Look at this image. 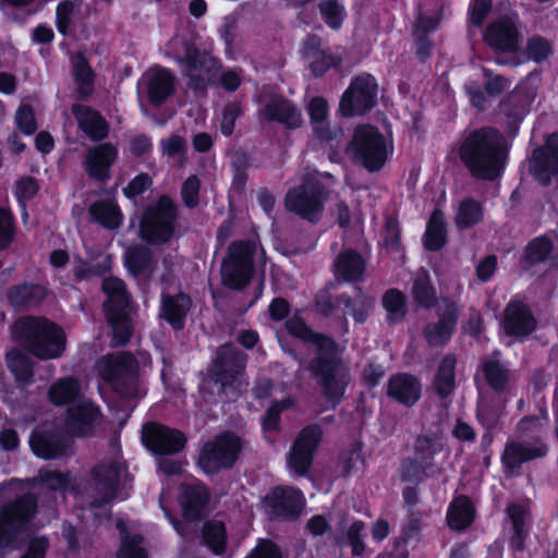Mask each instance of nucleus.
<instances>
[{
  "label": "nucleus",
  "mask_w": 558,
  "mask_h": 558,
  "mask_svg": "<svg viewBox=\"0 0 558 558\" xmlns=\"http://www.w3.org/2000/svg\"><path fill=\"white\" fill-rule=\"evenodd\" d=\"M73 73L77 85V90L82 97H88L93 93L94 74L82 54H76L72 59Z\"/></svg>",
  "instance_id": "nucleus-42"
},
{
  "label": "nucleus",
  "mask_w": 558,
  "mask_h": 558,
  "mask_svg": "<svg viewBox=\"0 0 558 558\" xmlns=\"http://www.w3.org/2000/svg\"><path fill=\"white\" fill-rule=\"evenodd\" d=\"M107 317L112 328L116 344H124L130 339L132 330L128 308L107 312Z\"/></svg>",
  "instance_id": "nucleus-44"
},
{
  "label": "nucleus",
  "mask_w": 558,
  "mask_h": 558,
  "mask_svg": "<svg viewBox=\"0 0 558 558\" xmlns=\"http://www.w3.org/2000/svg\"><path fill=\"white\" fill-rule=\"evenodd\" d=\"M14 238L13 218L10 211L0 208V250L10 245Z\"/></svg>",
  "instance_id": "nucleus-62"
},
{
  "label": "nucleus",
  "mask_w": 558,
  "mask_h": 558,
  "mask_svg": "<svg viewBox=\"0 0 558 558\" xmlns=\"http://www.w3.org/2000/svg\"><path fill=\"white\" fill-rule=\"evenodd\" d=\"M325 198L322 184L316 178H310L287 193L286 207L303 219L316 221L322 215Z\"/></svg>",
  "instance_id": "nucleus-9"
},
{
  "label": "nucleus",
  "mask_w": 558,
  "mask_h": 558,
  "mask_svg": "<svg viewBox=\"0 0 558 558\" xmlns=\"http://www.w3.org/2000/svg\"><path fill=\"white\" fill-rule=\"evenodd\" d=\"M485 40L497 50L514 51L518 48V34L513 21L505 17L493 23L485 34Z\"/></svg>",
  "instance_id": "nucleus-26"
},
{
  "label": "nucleus",
  "mask_w": 558,
  "mask_h": 558,
  "mask_svg": "<svg viewBox=\"0 0 558 558\" xmlns=\"http://www.w3.org/2000/svg\"><path fill=\"white\" fill-rule=\"evenodd\" d=\"M364 270V259L353 251L342 253L336 263L337 275L347 281L359 280Z\"/></svg>",
  "instance_id": "nucleus-37"
},
{
  "label": "nucleus",
  "mask_w": 558,
  "mask_h": 558,
  "mask_svg": "<svg viewBox=\"0 0 558 558\" xmlns=\"http://www.w3.org/2000/svg\"><path fill=\"white\" fill-rule=\"evenodd\" d=\"M320 13L326 24L331 28H339L344 17L343 7L337 1L325 0L319 4Z\"/></svg>",
  "instance_id": "nucleus-56"
},
{
  "label": "nucleus",
  "mask_w": 558,
  "mask_h": 558,
  "mask_svg": "<svg viewBox=\"0 0 558 558\" xmlns=\"http://www.w3.org/2000/svg\"><path fill=\"white\" fill-rule=\"evenodd\" d=\"M530 171L543 184L549 182L550 174L558 172V134L550 135L544 148L533 151Z\"/></svg>",
  "instance_id": "nucleus-20"
},
{
  "label": "nucleus",
  "mask_w": 558,
  "mask_h": 558,
  "mask_svg": "<svg viewBox=\"0 0 558 558\" xmlns=\"http://www.w3.org/2000/svg\"><path fill=\"white\" fill-rule=\"evenodd\" d=\"M352 158L369 171L379 170L393 153L392 140L372 125L355 129L348 147Z\"/></svg>",
  "instance_id": "nucleus-5"
},
{
  "label": "nucleus",
  "mask_w": 558,
  "mask_h": 558,
  "mask_svg": "<svg viewBox=\"0 0 558 558\" xmlns=\"http://www.w3.org/2000/svg\"><path fill=\"white\" fill-rule=\"evenodd\" d=\"M288 331L306 342V350L317 354L311 365L313 374L319 378L325 395L331 404L341 398L347 383L345 368L336 361L335 342L320 335H314L299 316L287 320Z\"/></svg>",
  "instance_id": "nucleus-1"
},
{
  "label": "nucleus",
  "mask_w": 558,
  "mask_h": 558,
  "mask_svg": "<svg viewBox=\"0 0 558 558\" xmlns=\"http://www.w3.org/2000/svg\"><path fill=\"white\" fill-rule=\"evenodd\" d=\"M99 376L121 396L137 395V363L128 353L120 352L102 357L97 363Z\"/></svg>",
  "instance_id": "nucleus-6"
},
{
  "label": "nucleus",
  "mask_w": 558,
  "mask_h": 558,
  "mask_svg": "<svg viewBox=\"0 0 558 558\" xmlns=\"http://www.w3.org/2000/svg\"><path fill=\"white\" fill-rule=\"evenodd\" d=\"M39 490H60L65 493L72 487V481L68 474H62L54 471H41L37 478Z\"/></svg>",
  "instance_id": "nucleus-52"
},
{
  "label": "nucleus",
  "mask_w": 558,
  "mask_h": 558,
  "mask_svg": "<svg viewBox=\"0 0 558 558\" xmlns=\"http://www.w3.org/2000/svg\"><path fill=\"white\" fill-rule=\"evenodd\" d=\"M125 266L130 272L138 277H149L154 272L151 252L145 246L136 245L125 253Z\"/></svg>",
  "instance_id": "nucleus-33"
},
{
  "label": "nucleus",
  "mask_w": 558,
  "mask_h": 558,
  "mask_svg": "<svg viewBox=\"0 0 558 558\" xmlns=\"http://www.w3.org/2000/svg\"><path fill=\"white\" fill-rule=\"evenodd\" d=\"M454 367L456 359L452 355H447L441 360L437 368L432 388L441 400H446L454 391Z\"/></svg>",
  "instance_id": "nucleus-31"
},
{
  "label": "nucleus",
  "mask_w": 558,
  "mask_h": 558,
  "mask_svg": "<svg viewBox=\"0 0 558 558\" xmlns=\"http://www.w3.org/2000/svg\"><path fill=\"white\" fill-rule=\"evenodd\" d=\"M49 399L57 405L74 402L68 412V424L77 434H87L100 422L99 409L82 395V386L75 378L54 383L49 389Z\"/></svg>",
  "instance_id": "nucleus-4"
},
{
  "label": "nucleus",
  "mask_w": 558,
  "mask_h": 558,
  "mask_svg": "<svg viewBox=\"0 0 558 558\" xmlns=\"http://www.w3.org/2000/svg\"><path fill=\"white\" fill-rule=\"evenodd\" d=\"M303 58L315 75L325 73L338 63V59L328 50L323 49L320 40L315 37H311L305 41Z\"/></svg>",
  "instance_id": "nucleus-28"
},
{
  "label": "nucleus",
  "mask_w": 558,
  "mask_h": 558,
  "mask_svg": "<svg viewBox=\"0 0 558 558\" xmlns=\"http://www.w3.org/2000/svg\"><path fill=\"white\" fill-rule=\"evenodd\" d=\"M264 251L252 242H235L230 245L221 265L222 282L232 289L243 288L253 274V262Z\"/></svg>",
  "instance_id": "nucleus-7"
},
{
  "label": "nucleus",
  "mask_w": 558,
  "mask_h": 558,
  "mask_svg": "<svg viewBox=\"0 0 558 558\" xmlns=\"http://www.w3.org/2000/svg\"><path fill=\"white\" fill-rule=\"evenodd\" d=\"M448 523L452 529L461 530L469 526L474 519V508L466 497L456 498L448 510Z\"/></svg>",
  "instance_id": "nucleus-39"
},
{
  "label": "nucleus",
  "mask_w": 558,
  "mask_h": 558,
  "mask_svg": "<svg viewBox=\"0 0 558 558\" xmlns=\"http://www.w3.org/2000/svg\"><path fill=\"white\" fill-rule=\"evenodd\" d=\"M381 303L387 312V318L389 322L397 323L405 316V298L399 290H388L383 295Z\"/></svg>",
  "instance_id": "nucleus-47"
},
{
  "label": "nucleus",
  "mask_w": 558,
  "mask_h": 558,
  "mask_svg": "<svg viewBox=\"0 0 558 558\" xmlns=\"http://www.w3.org/2000/svg\"><path fill=\"white\" fill-rule=\"evenodd\" d=\"M553 248L554 243H551L547 238H537L529 244L527 256L533 262H541L546 259Z\"/></svg>",
  "instance_id": "nucleus-61"
},
{
  "label": "nucleus",
  "mask_w": 558,
  "mask_h": 558,
  "mask_svg": "<svg viewBox=\"0 0 558 558\" xmlns=\"http://www.w3.org/2000/svg\"><path fill=\"white\" fill-rule=\"evenodd\" d=\"M269 514L278 518L296 517L304 507L303 494L292 487H276L263 500Z\"/></svg>",
  "instance_id": "nucleus-18"
},
{
  "label": "nucleus",
  "mask_w": 558,
  "mask_h": 558,
  "mask_svg": "<svg viewBox=\"0 0 558 558\" xmlns=\"http://www.w3.org/2000/svg\"><path fill=\"white\" fill-rule=\"evenodd\" d=\"M481 367L489 386L496 391L495 393H500V391L507 388L509 372L499 362L497 356L494 355L485 359Z\"/></svg>",
  "instance_id": "nucleus-38"
},
{
  "label": "nucleus",
  "mask_w": 558,
  "mask_h": 558,
  "mask_svg": "<svg viewBox=\"0 0 558 558\" xmlns=\"http://www.w3.org/2000/svg\"><path fill=\"white\" fill-rule=\"evenodd\" d=\"M412 294L414 300L422 306L429 307L435 300L434 288L429 283V276L426 270H420L413 282Z\"/></svg>",
  "instance_id": "nucleus-50"
},
{
  "label": "nucleus",
  "mask_w": 558,
  "mask_h": 558,
  "mask_svg": "<svg viewBox=\"0 0 558 558\" xmlns=\"http://www.w3.org/2000/svg\"><path fill=\"white\" fill-rule=\"evenodd\" d=\"M307 112L314 131L320 137H326V126L328 124L327 101L322 97H314L307 106Z\"/></svg>",
  "instance_id": "nucleus-46"
},
{
  "label": "nucleus",
  "mask_w": 558,
  "mask_h": 558,
  "mask_svg": "<svg viewBox=\"0 0 558 558\" xmlns=\"http://www.w3.org/2000/svg\"><path fill=\"white\" fill-rule=\"evenodd\" d=\"M80 128L93 138H102L107 135L108 129L105 120L93 109L86 106L76 105L72 109Z\"/></svg>",
  "instance_id": "nucleus-32"
},
{
  "label": "nucleus",
  "mask_w": 558,
  "mask_h": 558,
  "mask_svg": "<svg viewBox=\"0 0 558 558\" xmlns=\"http://www.w3.org/2000/svg\"><path fill=\"white\" fill-rule=\"evenodd\" d=\"M142 438L145 446L158 454L177 453L185 445V437L181 432L158 424H146Z\"/></svg>",
  "instance_id": "nucleus-17"
},
{
  "label": "nucleus",
  "mask_w": 558,
  "mask_h": 558,
  "mask_svg": "<svg viewBox=\"0 0 558 558\" xmlns=\"http://www.w3.org/2000/svg\"><path fill=\"white\" fill-rule=\"evenodd\" d=\"M15 123L25 135H31L36 131L34 111L28 105L20 106L15 113Z\"/></svg>",
  "instance_id": "nucleus-59"
},
{
  "label": "nucleus",
  "mask_w": 558,
  "mask_h": 558,
  "mask_svg": "<svg viewBox=\"0 0 558 558\" xmlns=\"http://www.w3.org/2000/svg\"><path fill=\"white\" fill-rule=\"evenodd\" d=\"M421 391L420 380L412 375L398 374L389 380L388 395L407 407H411L418 401Z\"/></svg>",
  "instance_id": "nucleus-27"
},
{
  "label": "nucleus",
  "mask_w": 558,
  "mask_h": 558,
  "mask_svg": "<svg viewBox=\"0 0 558 558\" xmlns=\"http://www.w3.org/2000/svg\"><path fill=\"white\" fill-rule=\"evenodd\" d=\"M483 218L482 205L472 199L462 201L456 214V223L460 228H470L481 221Z\"/></svg>",
  "instance_id": "nucleus-45"
},
{
  "label": "nucleus",
  "mask_w": 558,
  "mask_h": 558,
  "mask_svg": "<svg viewBox=\"0 0 558 558\" xmlns=\"http://www.w3.org/2000/svg\"><path fill=\"white\" fill-rule=\"evenodd\" d=\"M111 259L108 255H100L99 262L95 266H88L81 258L75 259L73 270L77 279H89L94 276L100 275L110 268Z\"/></svg>",
  "instance_id": "nucleus-55"
},
{
  "label": "nucleus",
  "mask_w": 558,
  "mask_h": 558,
  "mask_svg": "<svg viewBox=\"0 0 558 558\" xmlns=\"http://www.w3.org/2000/svg\"><path fill=\"white\" fill-rule=\"evenodd\" d=\"M162 155L169 159L180 161L186 150L185 141L179 135H171L160 143Z\"/></svg>",
  "instance_id": "nucleus-57"
},
{
  "label": "nucleus",
  "mask_w": 558,
  "mask_h": 558,
  "mask_svg": "<svg viewBox=\"0 0 558 558\" xmlns=\"http://www.w3.org/2000/svg\"><path fill=\"white\" fill-rule=\"evenodd\" d=\"M293 400L289 397L283 399L282 401L275 403L271 405L266 416L263 420V428L265 432H272L278 428L279 425V414L282 410L291 408L293 405Z\"/></svg>",
  "instance_id": "nucleus-58"
},
{
  "label": "nucleus",
  "mask_w": 558,
  "mask_h": 558,
  "mask_svg": "<svg viewBox=\"0 0 558 558\" xmlns=\"http://www.w3.org/2000/svg\"><path fill=\"white\" fill-rule=\"evenodd\" d=\"M245 359L232 345H222L214 361L216 380L225 388L227 386L238 388L242 384Z\"/></svg>",
  "instance_id": "nucleus-16"
},
{
  "label": "nucleus",
  "mask_w": 558,
  "mask_h": 558,
  "mask_svg": "<svg viewBox=\"0 0 558 558\" xmlns=\"http://www.w3.org/2000/svg\"><path fill=\"white\" fill-rule=\"evenodd\" d=\"M506 401L507 398L501 393L481 397L477 407V417L486 428H492L498 423L506 407Z\"/></svg>",
  "instance_id": "nucleus-34"
},
{
  "label": "nucleus",
  "mask_w": 558,
  "mask_h": 558,
  "mask_svg": "<svg viewBox=\"0 0 558 558\" xmlns=\"http://www.w3.org/2000/svg\"><path fill=\"white\" fill-rule=\"evenodd\" d=\"M376 94L377 85L372 75L364 74L355 77L341 98V113L353 117L366 112L374 106Z\"/></svg>",
  "instance_id": "nucleus-12"
},
{
  "label": "nucleus",
  "mask_w": 558,
  "mask_h": 558,
  "mask_svg": "<svg viewBox=\"0 0 558 558\" xmlns=\"http://www.w3.org/2000/svg\"><path fill=\"white\" fill-rule=\"evenodd\" d=\"M126 469L121 462L97 466L92 474L90 486L96 494V505L111 501L117 497L118 486L124 482Z\"/></svg>",
  "instance_id": "nucleus-15"
},
{
  "label": "nucleus",
  "mask_w": 558,
  "mask_h": 558,
  "mask_svg": "<svg viewBox=\"0 0 558 558\" xmlns=\"http://www.w3.org/2000/svg\"><path fill=\"white\" fill-rule=\"evenodd\" d=\"M118 156L117 148L108 143L99 144L88 150L85 159L86 171L89 175L105 180L109 177L110 167Z\"/></svg>",
  "instance_id": "nucleus-23"
},
{
  "label": "nucleus",
  "mask_w": 558,
  "mask_h": 558,
  "mask_svg": "<svg viewBox=\"0 0 558 558\" xmlns=\"http://www.w3.org/2000/svg\"><path fill=\"white\" fill-rule=\"evenodd\" d=\"M190 306L191 300L185 294L165 295L160 317L166 319L174 329H181Z\"/></svg>",
  "instance_id": "nucleus-29"
},
{
  "label": "nucleus",
  "mask_w": 558,
  "mask_h": 558,
  "mask_svg": "<svg viewBox=\"0 0 558 558\" xmlns=\"http://www.w3.org/2000/svg\"><path fill=\"white\" fill-rule=\"evenodd\" d=\"M204 541L214 553H222L226 544L225 525L218 521L208 522L204 527Z\"/></svg>",
  "instance_id": "nucleus-53"
},
{
  "label": "nucleus",
  "mask_w": 558,
  "mask_h": 558,
  "mask_svg": "<svg viewBox=\"0 0 558 558\" xmlns=\"http://www.w3.org/2000/svg\"><path fill=\"white\" fill-rule=\"evenodd\" d=\"M45 296L43 287L34 284H24L13 289L10 294V301L15 306L31 305L38 303Z\"/></svg>",
  "instance_id": "nucleus-51"
},
{
  "label": "nucleus",
  "mask_w": 558,
  "mask_h": 558,
  "mask_svg": "<svg viewBox=\"0 0 558 558\" xmlns=\"http://www.w3.org/2000/svg\"><path fill=\"white\" fill-rule=\"evenodd\" d=\"M263 106L259 108V113L264 119L277 121L288 128H299L302 124L301 111L289 100L281 96L262 98Z\"/></svg>",
  "instance_id": "nucleus-21"
},
{
  "label": "nucleus",
  "mask_w": 558,
  "mask_h": 558,
  "mask_svg": "<svg viewBox=\"0 0 558 558\" xmlns=\"http://www.w3.org/2000/svg\"><path fill=\"white\" fill-rule=\"evenodd\" d=\"M535 319L525 304L511 302L505 312L504 328L507 333L513 336H526L535 329Z\"/></svg>",
  "instance_id": "nucleus-25"
},
{
  "label": "nucleus",
  "mask_w": 558,
  "mask_h": 558,
  "mask_svg": "<svg viewBox=\"0 0 558 558\" xmlns=\"http://www.w3.org/2000/svg\"><path fill=\"white\" fill-rule=\"evenodd\" d=\"M444 447L442 436L438 433L421 434L415 441V453L422 460L433 458Z\"/></svg>",
  "instance_id": "nucleus-49"
},
{
  "label": "nucleus",
  "mask_w": 558,
  "mask_h": 558,
  "mask_svg": "<svg viewBox=\"0 0 558 558\" xmlns=\"http://www.w3.org/2000/svg\"><path fill=\"white\" fill-rule=\"evenodd\" d=\"M456 323V310L451 307L446 317L437 324L428 325L425 329V337L429 344L438 345L445 343L451 336Z\"/></svg>",
  "instance_id": "nucleus-40"
},
{
  "label": "nucleus",
  "mask_w": 558,
  "mask_h": 558,
  "mask_svg": "<svg viewBox=\"0 0 558 558\" xmlns=\"http://www.w3.org/2000/svg\"><path fill=\"white\" fill-rule=\"evenodd\" d=\"M8 366L21 386L28 385L33 377L32 362L27 355L19 351L8 354Z\"/></svg>",
  "instance_id": "nucleus-43"
},
{
  "label": "nucleus",
  "mask_w": 558,
  "mask_h": 558,
  "mask_svg": "<svg viewBox=\"0 0 558 558\" xmlns=\"http://www.w3.org/2000/svg\"><path fill=\"white\" fill-rule=\"evenodd\" d=\"M173 92V77L160 66H153L144 72L138 81V96L146 95L154 105L163 102Z\"/></svg>",
  "instance_id": "nucleus-19"
},
{
  "label": "nucleus",
  "mask_w": 558,
  "mask_h": 558,
  "mask_svg": "<svg viewBox=\"0 0 558 558\" xmlns=\"http://www.w3.org/2000/svg\"><path fill=\"white\" fill-rule=\"evenodd\" d=\"M169 49L196 87L199 83L210 82L216 76L218 61L208 53L185 46L179 37L170 41Z\"/></svg>",
  "instance_id": "nucleus-8"
},
{
  "label": "nucleus",
  "mask_w": 558,
  "mask_h": 558,
  "mask_svg": "<svg viewBox=\"0 0 558 558\" xmlns=\"http://www.w3.org/2000/svg\"><path fill=\"white\" fill-rule=\"evenodd\" d=\"M117 526L121 530L122 533L121 547L118 553V558H147L146 550L140 545L142 537L138 535H128L125 523L121 520L117 522Z\"/></svg>",
  "instance_id": "nucleus-48"
},
{
  "label": "nucleus",
  "mask_w": 558,
  "mask_h": 558,
  "mask_svg": "<svg viewBox=\"0 0 558 558\" xmlns=\"http://www.w3.org/2000/svg\"><path fill=\"white\" fill-rule=\"evenodd\" d=\"M508 515L513 525L512 546L520 549L525 534L524 522L527 517V509L524 506L512 505L508 508Z\"/></svg>",
  "instance_id": "nucleus-54"
},
{
  "label": "nucleus",
  "mask_w": 558,
  "mask_h": 558,
  "mask_svg": "<svg viewBox=\"0 0 558 558\" xmlns=\"http://www.w3.org/2000/svg\"><path fill=\"white\" fill-rule=\"evenodd\" d=\"M73 12V3L70 1L61 2L57 8V28L66 35L71 29V15Z\"/></svg>",
  "instance_id": "nucleus-64"
},
{
  "label": "nucleus",
  "mask_w": 558,
  "mask_h": 558,
  "mask_svg": "<svg viewBox=\"0 0 558 558\" xmlns=\"http://www.w3.org/2000/svg\"><path fill=\"white\" fill-rule=\"evenodd\" d=\"M547 452V446L539 439L533 441H511L502 454V462L507 470L513 471L522 463L541 458Z\"/></svg>",
  "instance_id": "nucleus-22"
},
{
  "label": "nucleus",
  "mask_w": 558,
  "mask_h": 558,
  "mask_svg": "<svg viewBox=\"0 0 558 558\" xmlns=\"http://www.w3.org/2000/svg\"><path fill=\"white\" fill-rule=\"evenodd\" d=\"M241 450V440L232 434H221L207 442L198 459L199 466L206 473H215L220 469L230 468Z\"/></svg>",
  "instance_id": "nucleus-11"
},
{
  "label": "nucleus",
  "mask_w": 558,
  "mask_h": 558,
  "mask_svg": "<svg viewBox=\"0 0 558 558\" xmlns=\"http://www.w3.org/2000/svg\"><path fill=\"white\" fill-rule=\"evenodd\" d=\"M207 501L208 493L205 486L197 483L182 487L181 505L186 519H197Z\"/></svg>",
  "instance_id": "nucleus-30"
},
{
  "label": "nucleus",
  "mask_w": 558,
  "mask_h": 558,
  "mask_svg": "<svg viewBox=\"0 0 558 558\" xmlns=\"http://www.w3.org/2000/svg\"><path fill=\"white\" fill-rule=\"evenodd\" d=\"M92 218L108 229H116L122 222V214L112 201H98L90 205Z\"/></svg>",
  "instance_id": "nucleus-36"
},
{
  "label": "nucleus",
  "mask_w": 558,
  "mask_h": 558,
  "mask_svg": "<svg viewBox=\"0 0 558 558\" xmlns=\"http://www.w3.org/2000/svg\"><path fill=\"white\" fill-rule=\"evenodd\" d=\"M322 436L323 432L316 425L308 426L300 433L287 458V466L291 474H306Z\"/></svg>",
  "instance_id": "nucleus-14"
},
{
  "label": "nucleus",
  "mask_w": 558,
  "mask_h": 558,
  "mask_svg": "<svg viewBox=\"0 0 558 558\" xmlns=\"http://www.w3.org/2000/svg\"><path fill=\"white\" fill-rule=\"evenodd\" d=\"M526 52L529 58L539 62L550 54L551 47L545 39L541 37H533L529 40Z\"/></svg>",
  "instance_id": "nucleus-63"
},
{
  "label": "nucleus",
  "mask_w": 558,
  "mask_h": 558,
  "mask_svg": "<svg viewBox=\"0 0 558 558\" xmlns=\"http://www.w3.org/2000/svg\"><path fill=\"white\" fill-rule=\"evenodd\" d=\"M504 136L492 128H483L465 137L460 157L473 175L494 180L501 173L506 160Z\"/></svg>",
  "instance_id": "nucleus-2"
},
{
  "label": "nucleus",
  "mask_w": 558,
  "mask_h": 558,
  "mask_svg": "<svg viewBox=\"0 0 558 558\" xmlns=\"http://www.w3.org/2000/svg\"><path fill=\"white\" fill-rule=\"evenodd\" d=\"M175 208L172 201L161 197L145 213L141 223L143 239L151 243L168 241L174 231Z\"/></svg>",
  "instance_id": "nucleus-10"
},
{
  "label": "nucleus",
  "mask_w": 558,
  "mask_h": 558,
  "mask_svg": "<svg viewBox=\"0 0 558 558\" xmlns=\"http://www.w3.org/2000/svg\"><path fill=\"white\" fill-rule=\"evenodd\" d=\"M12 333L35 356L58 359L65 350V335L54 323L39 317H23L15 322Z\"/></svg>",
  "instance_id": "nucleus-3"
},
{
  "label": "nucleus",
  "mask_w": 558,
  "mask_h": 558,
  "mask_svg": "<svg viewBox=\"0 0 558 558\" xmlns=\"http://www.w3.org/2000/svg\"><path fill=\"white\" fill-rule=\"evenodd\" d=\"M36 509L35 499L25 496L9 505L0 513V549L14 547L16 532L34 514Z\"/></svg>",
  "instance_id": "nucleus-13"
},
{
  "label": "nucleus",
  "mask_w": 558,
  "mask_h": 558,
  "mask_svg": "<svg viewBox=\"0 0 558 558\" xmlns=\"http://www.w3.org/2000/svg\"><path fill=\"white\" fill-rule=\"evenodd\" d=\"M446 242V223L444 215L433 213L425 232V247L429 251L439 250Z\"/></svg>",
  "instance_id": "nucleus-41"
},
{
  "label": "nucleus",
  "mask_w": 558,
  "mask_h": 558,
  "mask_svg": "<svg viewBox=\"0 0 558 558\" xmlns=\"http://www.w3.org/2000/svg\"><path fill=\"white\" fill-rule=\"evenodd\" d=\"M246 558H286L280 547L269 539H259Z\"/></svg>",
  "instance_id": "nucleus-60"
},
{
  "label": "nucleus",
  "mask_w": 558,
  "mask_h": 558,
  "mask_svg": "<svg viewBox=\"0 0 558 558\" xmlns=\"http://www.w3.org/2000/svg\"><path fill=\"white\" fill-rule=\"evenodd\" d=\"M29 446L37 457L54 459L68 454L70 440L68 437L35 430L29 438Z\"/></svg>",
  "instance_id": "nucleus-24"
},
{
  "label": "nucleus",
  "mask_w": 558,
  "mask_h": 558,
  "mask_svg": "<svg viewBox=\"0 0 558 558\" xmlns=\"http://www.w3.org/2000/svg\"><path fill=\"white\" fill-rule=\"evenodd\" d=\"M102 291L107 295L106 312L126 310L130 304V295L124 282L114 277L106 278L102 282Z\"/></svg>",
  "instance_id": "nucleus-35"
}]
</instances>
